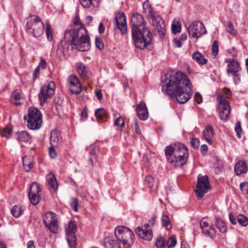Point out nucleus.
<instances>
[{
    "label": "nucleus",
    "instance_id": "nucleus-1",
    "mask_svg": "<svg viewBox=\"0 0 248 248\" xmlns=\"http://www.w3.org/2000/svg\"><path fill=\"white\" fill-rule=\"evenodd\" d=\"M165 90L174 101L182 104L187 102L191 98L189 93L192 91V85L186 75L181 72H177L170 77Z\"/></svg>",
    "mask_w": 248,
    "mask_h": 248
},
{
    "label": "nucleus",
    "instance_id": "nucleus-2",
    "mask_svg": "<svg viewBox=\"0 0 248 248\" xmlns=\"http://www.w3.org/2000/svg\"><path fill=\"white\" fill-rule=\"evenodd\" d=\"M132 35L137 48L144 49L152 41V34L145 27V20L142 16L135 13L131 18Z\"/></svg>",
    "mask_w": 248,
    "mask_h": 248
},
{
    "label": "nucleus",
    "instance_id": "nucleus-3",
    "mask_svg": "<svg viewBox=\"0 0 248 248\" xmlns=\"http://www.w3.org/2000/svg\"><path fill=\"white\" fill-rule=\"evenodd\" d=\"M74 24L79 27L66 30L64 33L65 38L70 41L72 45L74 44L75 48L79 51L88 50L90 47V43L87 31L83 27L78 17L76 16L75 18Z\"/></svg>",
    "mask_w": 248,
    "mask_h": 248
},
{
    "label": "nucleus",
    "instance_id": "nucleus-4",
    "mask_svg": "<svg viewBox=\"0 0 248 248\" xmlns=\"http://www.w3.org/2000/svg\"><path fill=\"white\" fill-rule=\"evenodd\" d=\"M164 151L168 162L173 166L181 167L187 161L188 150L184 144H171L166 147Z\"/></svg>",
    "mask_w": 248,
    "mask_h": 248
},
{
    "label": "nucleus",
    "instance_id": "nucleus-5",
    "mask_svg": "<svg viewBox=\"0 0 248 248\" xmlns=\"http://www.w3.org/2000/svg\"><path fill=\"white\" fill-rule=\"evenodd\" d=\"M115 235L122 248H130L134 242V234L129 228L118 226L115 230Z\"/></svg>",
    "mask_w": 248,
    "mask_h": 248
},
{
    "label": "nucleus",
    "instance_id": "nucleus-6",
    "mask_svg": "<svg viewBox=\"0 0 248 248\" xmlns=\"http://www.w3.org/2000/svg\"><path fill=\"white\" fill-rule=\"evenodd\" d=\"M210 189V182L207 175L198 176L197 183L196 185V195L198 199L203 197L204 194Z\"/></svg>",
    "mask_w": 248,
    "mask_h": 248
},
{
    "label": "nucleus",
    "instance_id": "nucleus-7",
    "mask_svg": "<svg viewBox=\"0 0 248 248\" xmlns=\"http://www.w3.org/2000/svg\"><path fill=\"white\" fill-rule=\"evenodd\" d=\"M187 30L190 37L196 39L206 33V30L203 23L195 21L189 24Z\"/></svg>",
    "mask_w": 248,
    "mask_h": 248
},
{
    "label": "nucleus",
    "instance_id": "nucleus-8",
    "mask_svg": "<svg viewBox=\"0 0 248 248\" xmlns=\"http://www.w3.org/2000/svg\"><path fill=\"white\" fill-rule=\"evenodd\" d=\"M55 89V84L53 81L41 87L38 98L42 105L54 94Z\"/></svg>",
    "mask_w": 248,
    "mask_h": 248
},
{
    "label": "nucleus",
    "instance_id": "nucleus-9",
    "mask_svg": "<svg viewBox=\"0 0 248 248\" xmlns=\"http://www.w3.org/2000/svg\"><path fill=\"white\" fill-rule=\"evenodd\" d=\"M43 221L46 226L53 233L58 231V223L56 214L53 212L46 213L43 217Z\"/></svg>",
    "mask_w": 248,
    "mask_h": 248
},
{
    "label": "nucleus",
    "instance_id": "nucleus-10",
    "mask_svg": "<svg viewBox=\"0 0 248 248\" xmlns=\"http://www.w3.org/2000/svg\"><path fill=\"white\" fill-rule=\"evenodd\" d=\"M219 102V112L221 119L226 121L230 117L231 107L227 100L224 99L221 95L217 96Z\"/></svg>",
    "mask_w": 248,
    "mask_h": 248
},
{
    "label": "nucleus",
    "instance_id": "nucleus-11",
    "mask_svg": "<svg viewBox=\"0 0 248 248\" xmlns=\"http://www.w3.org/2000/svg\"><path fill=\"white\" fill-rule=\"evenodd\" d=\"M69 230H66L67 240L71 248H75L77 245V238L75 233L77 230V225L74 221L69 223Z\"/></svg>",
    "mask_w": 248,
    "mask_h": 248
},
{
    "label": "nucleus",
    "instance_id": "nucleus-12",
    "mask_svg": "<svg viewBox=\"0 0 248 248\" xmlns=\"http://www.w3.org/2000/svg\"><path fill=\"white\" fill-rule=\"evenodd\" d=\"M67 86L73 94H78L82 91L81 85L78 78L75 75H71L68 78Z\"/></svg>",
    "mask_w": 248,
    "mask_h": 248
},
{
    "label": "nucleus",
    "instance_id": "nucleus-13",
    "mask_svg": "<svg viewBox=\"0 0 248 248\" xmlns=\"http://www.w3.org/2000/svg\"><path fill=\"white\" fill-rule=\"evenodd\" d=\"M115 29H118L122 33L124 34L127 32V24L126 17L124 13H118L113 20Z\"/></svg>",
    "mask_w": 248,
    "mask_h": 248
},
{
    "label": "nucleus",
    "instance_id": "nucleus-14",
    "mask_svg": "<svg viewBox=\"0 0 248 248\" xmlns=\"http://www.w3.org/2000/svg\"><path fill=\"white\" fill-rule=\"evenodd\" d=\"M45 26L43 22L38 25L32 24V22H27L26 25V31L30 33H32L35 37L41 36L44 33Z\"/></svg>",
    "mask_w": 248,
    "mask_h": 248
},
{
    "label": "nucleus",
    "instance_id": "nucleus-15",
    "mask_svg": "<svg viewBox=\"0 0 248 248\" xmlns=\"http://www.w3.org/2000/svg\"><path fill=\"white\" fill-rule=\"evenodd\" d=\"M151 23L161 37H163L165 34V25L164 21L161 17L156 14L151 17Z\"/></svg>",
    "mask_w": 248,
    "mask_h": 248
},
{
    "label": "nucleus",
    "instance_id": "nucleus-16",
    "mask_svg": "<svg viewBox=\"0 0 248 248\" xmlns=\"http://www.w3.org/2000/svg\"><path fill=\"white\" fill-rule=\"evenodd\" d=\"M41 189L39 184L36 182L32 183L30 188L29 197L31 203L33 205H37L39 202L40 196L39 192Z\"/></svg>",
    "mask_w": 248,
    "mask_h": 248
},
{
    "label": "nucleus",
    "instance_id": "nucleus-17",
    "mask_svg": "<svg viewBox=\"0 0 248 248\" xmlns=\"http://www.w3.org/2000/svg\"><path fill=\"white\" fill-rule=\"evenodd\" d=\"M40 118H42V114L37 108H29L28 115L24 116V119L27 120V124L32 123L33 120H39Z\"/></svg>",
    "mask_w": 248,
    "mask_h": 248
},
{
    "label": "nucleus",
    "instance_id": "nucleus-18",
    "mask_svg": "<svg viewBox=\"0 0 248 248\" xmlns=\"http://www.w3.org/2000/svg\"><path fill=\"white\" fill-rule=\"evenodd\" d=\"M72 45L70 41L64 38V40H62L57 45V54L59 58H62L65 55V52L67 51L69 47V44Z\"/></svg>",
    "mask_w": 248,
    "mask_h": 248
},
{
    "label": "nucleus",
    "instance_id": "nucleus-19",
    "mask_svg": "<svg viewBox=\"0 0 248 248\" xmlns=\"http://www.w3.org/2000/svg\"><path fill=\"white\" fill-rule=\"evenodd\" d=\"M137 113L140 119L146 120L148 118V112L145 103L141 101L137 107Z\"/></svg>",
    "mask_w": 248,
    "mask_h": 248
},
{
    "label": "nucleus",
    "instance_id": "nucleus-20",
    "mask_svg": "<svg viewBox=\"0 0 248 248\" xmlns=\"http://www.w3.org/2000/svg\"><path fill=\"white\" fill-rule=\"evenodd\" d=\"M136 233L142 239L150 241L153 238V233L151 230L144 229L138 227L135 229Z\"/></svg>",
    "mask_w": 248,
    "mask_h": 248
},
{
    "label": "nucleus",
    "instance_id": "nucleus-21",
    "mask_svg": "<svg viewBox=\"0 0 248 248\" xmlns=\"http://www.w3.org/2000/svg\"><path fill=\"white\" fill-rule=\"evenodd\" d=\"M77 71L78 72L80 77L83 79H87L90 75V71L87 67H86L82 62H78L76 64Z\"/></svg>",
    "mask_w": 248,
    "mask_h": 248
},
{
    "label": "nucleus",
    "instance_id": "nucleus-22",
    "mask_svg": "<svg viewBox=\"0 0 248 248\" xmlns=\"http://www.w3.org/2000/svg\"><path fill=\"white\" fill-rule=\"evenodd\" d=\"M234 171L238 175L246 173L248 171V166L246 161L241 160L237 162L235 165Z\"/></svg>",
    "mask_w": 248,
    "mask_h": 248
},
{
    "label": "nucleus",
    "instance_id": "nucleus-23",
    "mask_svg": "<svg viewBox=\"0 0 248 248\" xmlns=\"http://www.w3.org/2000/svg\"><path fill=\"white\" fill-rule=\"evenodd\" d=\"M104 246L106 248H122V246L118 240H113L110 237L104 239Z\"/></svg>",
    "mask_w": 248,
    "mask_h": 248
},
{
    "label": "nucleus",
    "instance_id": "nucleus-24",
    "mask_svg": "<svg viewBox=\"0 0 248 248\" xmlns=\"http://www.w3.org/2000/svg\"><path fill=\"white\" fill-rule=\"evenodd\" d=\"M215 135V131L212 126H206L203 131V137L207 142L211 144L212 143V137Z\"/></svg>",
    "mask_w": 248,
    "mask_h": 248
},
{
    "label": "nucleus",
    "instance_id": "nucleus-25",
    "mask_svg": "<svg viewBox=\"0 0 248 248\" xmlns=\"http://www.w3.org/2000/svg\"><path fill=\"white\" fill-rule=\"evenodd\" d=\"M46 178L49 188H51L54 191H56L58 187V184L54 175L52 173L50 172L46 175Z\"/></svg>",
    "mask_w": 248,
    "mask_h": 248
},
{
    "label": "nucleus",
    "instance_id": "nucleus-26",
    "mask_svg": "<svg viewBox=\"0 0 248 248\" xmlns=\"http://www.w3.org/2000/svg\"><path fill=\"white\" fill-rule=\"evenodd\" d=\"M23 98V94L20 90H16L14 91L11 95L12 102L15 105H19L21 104L20 100Z\"/></svg>",
    "mask_w": 248,
    "mask_h": 248
},
{
    "label": "nucleus",
    "instance_id": "nucleus-27",
    "mask_svg": "<svg viewBox=\"0 0 248 248\" xmlns=\"http://www.w3.org/2000/svg\"><path fill=\"white\" fill-rule=\"evenodd\" d=\"M193 59L198 64L204 65L207 63V60L199 52L196 51L192 54Z\"/></svg>",
    "mask_w": 248,
    "mask_h": 248
},
{
    "label": "nucleus",
    "instance_id": "nucleus-28",
    "mask_svg": "<svg viewBox=\"0 0 248 248\" xmlns=\"http://www.w3.org/2000/svg\"><path fill=\"white\" fill-rule=\"evenodd\" d=\"M241 68L240 66L239 63L236 60V61L232 62V64L228 65L227 72L228 73L231 74L237 73L241 70Z\"/></svg>",
    "mask_w": 248,
    "mask_h": 248
},
{
    "label": "nucleus",
    "instance_id": "nucleus-29",
    "mask_svg": "<svg viewBox=\"0 0 248 248\" xmlns=\"http://www.w3.org/2000/svg\"><path fill=\"white\" fill-rule=\"evenodd\" d=\"M143 12L147 15L148 18L155 15V14L151 7L148 0L145 1L143 4Z\"/></svg>",
    "mask_w": 248,
    "mask_h": 248
},
{
    "label": "nucleus",
    "instance_id": "nucleus-30",
    "mask_svg": "<svg viewBox=\"0 0 248 248\" xmlns=\"http://www.w3.org/2000/svg\"><path fill=\"white\" fill-rule=\"evenodd\" d=\"M107 114L106 110L103 108H99L95 111V116L98 120L104 122L106 121Z\"/></svg>",
    "mask_w": 248,
    "mask_h": 248
},
{
    "label": "nucleus",
    "instance_id": "nucleus-31",
    "mask_svg": "<svg viewBox=\"0 0 248 248\" xmlns=\"http://www.w3.org/2000/svg\"><path fill=\"white\" fill-rule=\"evenodd\" d=\"M90 154L92 156L90 158V161L91 162V164L93 165V158H96V152L99 150V147L96 145V144H92L88 148Z\"/></svg>",
    "mask_w": 248,
    "mask_h": 248
},
{
    "label": "nucleus",
    "instance_id": "nucleus-32",
    "mask_svg": "<svg viewBox=\"0 0 248 248\" xmlns=\"http://www.w3.org/2000/svg\"><path fill=\"white\" fill-rule=\"evenodd\" d=\"M42 124V118L39 119V120L37 119L33 120L32 123H29L27 124L28 127L31 130H36L39 129Z\"/></svg>",
    "mask_w": 248,
    "mask_h": 248
},
{
    "label": "nucleus",
    "instance_id": "nucleus-33",
    "mask_svg": "<svg viewBox=\"0 0 248 248\" xmlns=\"http://www.w3.org/2000/svg\"><path fill=\"white\" fill-rule=\"evenodd\" d=\"M17 134L18 139L21 141L26 142L31 139V136L26 131L18 132Z\"/></svg>",
    "mask_w": 248,
    "mask_h": 248
},
{
    "label": "nucleus",
    "instance_id": "nucleus-34",
    "mask_svg": "<svg viewBox=\"0 0 248 248\" xmlns=\"http://www.w3.org/2000/svg\"><path fill=\"white\" fill-rule=\"evenodd\" d=\"M216 224L217 229L221 232H225L227 230V227L224 221L219 217H216Z\"/></svg>",
    "mask_w": 248,
    "mask_h": 248
},
{
    "label": "nucleus",
    "instance_id": "nucleus-35",
    "mask_svg": "<svg viewBox=\"0 0 248 248\" xmlns=\"http://www.w3.org/2000/svg\"><path fill=\"white\" fill-rule=\"evenodd\" d=\"M80 2L84 8H89L91 5L96 6L99 2V0H80Z\"/></svg>",
    "mask_w": 248,
    "mask_h": 248
},
{
    "label": "nucleus",
    "instance_id": "nucleus-36",
    "mask_svg": "<svg viewBox=\"0 0 248 248\" xmlns=\"http://www.w3.org/2000/svg\"><path fill=\"white\" fill-rule=\"evenodd\" d=\"M202 232L206 235L211 238H213L216 236V230L214 227H210L209 229L204 228L202 229Z\"/></svg>",
    "mask_w": 248,
    "mask_h": 248
},
{
    "label": "nucleus",
    "instance_id": "nucleus-37",
    "mask_svg": "<svg viewBox=\"0 0 248 248\" xmlns=\"http://www.w3.org/2000/svg\"><path fill=\"white\" fill-rule=\"evenodd\" d=\"M22 212L23 211L21 207L17 205H15L11 209L12 214L16 217H20L22 214Z\"/></svg>",
    "mask_w": 248,
    "mask_h": 248
},
{
    "label": "nucleus",
    "instance_id": "nucleus-38",
    "mask_svg": "<svg viewBox=\"0 0 248 248\" xmlns=\"http://www.w3.org/2000/svg\"><path fill=\"white\" fill-rule=\"evenodd\" d=\"M162 220L163 225L166 227V228L168 230H169L171 229L172 225L170 223V220L167 215H163L162 216Z\"/></svg>",
    "mask_w": 248,
    "mask_h": 248
},
{
    "label": "nucleus",
    "instance_id": "nucleus-39",
    "mask_svg": "<svg viewBox=\"0 0 248 248\" xmlns=\"http://www.w3.org/2000/svg\"><path fill=\"white\" fill-rule=\"evenodd\" d=\"M238 222L243 226L248 225V218L242 214H239L237 217Z\"/></svg>",
    "mask_w": 248,
    "mask_h": 248
},
{
    "label": "nucleus",
    "instance_id": "nucleus-40",
    "mask_svg": "<svg viewBox=\"0 0 248 248\" xmlns=\"http://www.w3.org/2000/svg\"><path fill=\"white\" fill-rule=\"evenodd\" d=\"M46 33L47 39L51 41L53 39L52 31L51 26L48 22L46 23Z\"/></svg>",
    "mask_w": 248,
    "mask_h": 248
},
{
    "label": "nucleus",
    "instance_id": "nucleus-41",
    "mask_svg": "<svg viewBox=\"0 0 248 248\" xmlns=\"http://www.w3.org/2000/svg\"><path fill=\"white\" fill-rule=\"evenodd\" d=\"M12 133V128L9 126H6L3 129L1 130L0 134L2 136L9 138Z\"/></svg>",
    "mask_w": 248,
    "mask_h": 248
},
{
    "label": "nucleus",
    "instance_id": "nucleus-42",
    "mask_svg": "<svg viewBox=\"0 0 248 248\" xmlns=\"http://www.w3.org/2000/svg\"><path fill=\"white\" fill-rule=\"evenodd\" d=\"M59 141L58 136H57L56 133H52L51 134V137L50 138V142L51 146H56Z\"/></svg>",
    "mask_w": 248,
    "mask_h": 248
},
{
    "label": "nucleus",
    "instance_id": "nucleus-43",
    "mask_svg": "<svg viewBox=\"0 0 248 248\" xmlns=\"http://www.w3.org/2000/svg\"><path fill=\"white\" fill-rule=\"evenodd\" d=\"M227 31L231 34L233 35H235L237 32L236 30L233 27V24L230 21H228L227 22Z\"/></svg>",
    "mask_w": 248,
    "mask_h": 248
},
{
    "label": "nucleus",
    "instance_id": "nucleus-44",
    "mask_svg": "<svg viewBox=\"0 0 248 248\" xmlns=\"http://www.w3.org/2000/svg\"><path fill=\"white\" fill-rule=\"evenodd\" d=\"M23 164L24 169L27 172L29 171L33 168V164L32 162H28L27 159L24 158L23 159Z\"/></svg>",
    "mask_w": 248,
    "mask_h": 248
},
{
    "label": "nucleus",
    "instance_id": "nucleus-45",
    "mask_svg": "<svg viewBox=\"0 0 248 248\" xmlns=\"http://www.w3.org/2000/svg\"><path fill=\"white\" fill-rule=\"evenodd\" d=\"M155 246L158 248H163L165 247V243L163 238L160 236H158L155 240Z\"/></svg>",
    "mask_w": 248,
    "mask_h": 248
},
{
    "label": "nucleus",
    "instance_id": "nucleus-46",
    "mask_svg": "<svg viewBox=\"0 0 248 248\" xmlns=\"http://www.w3.org/2000/svg\"><path fill=\"white\" fill-rule=\"evenodd\" d=\"M212 55L214 56H216L218 53V42L217 41H215L212 46Z\"/></svg>",
    "mask_w": 248,
    "mask_h": 248
},
{
    "label": "nucleus",
    "instance_id": "nucleus-47",
    "mask_svg": "<svg viewBox=\"0 0 248 248\" xmlns=\"http://www.w3.org/2000/svg\"><path fill=\"white\" fill-rule=\"evenodd\" d=\"M154 182L155 179L152 176L148 175L146 177L145 183L150 188L154 186Z\"/></svg>",
    "mask_w": 248,
    "mask_h": 248
},
{
    "label": "nucleus",
    "instance_id": "nucleus-48",
    "mask_svg": "<svg viewBox=\"0 0 248 248\" xmlns=\"http://www.w3.org/2000/svg\"><path fill=\"white\" fill-rule=\"evenodd\" d=\"M124 121L122 117L117 118L114 123L115 125L118 127H122L124 126Z\"/></svg>",
    "mask_w": 248,
    "mask_h": 248
},
{
    "label": "nucleus",
    "instance_id": "nucleus-49",
    "mask_svg": "<svg viewBox=\"0 0 248 248\" xmlns=\"http://www.w3.org/2000/svg\"><path fill=\"white\" fill-rule=\"evenodd\" d=\"M95 45L96 46L99 50H103L104 49V46L103 41L101 38L99 37H96L95 39Z\"/></svg>",
    "mask_w": 248,
    "mask_h": 248
},
{
    "label": "nucleus",
    "instance_id": "nucleus-50",
    "mask_svg": "<svg viewBox=\"0 0 248 248\" xmlns=\"http://www.w3.org/2000/svg\"><path fill=\"white\" fill-rule=\"evenodd\" d=\"M176 244V239L174 236H171L168 240L167 245L168 248H173Z\"/></svg>",
    "mask_w": 248,
    "mask_h": 248
},
{
    "label": "nucleus",
    "instance_id": "nucleus-51",
    "mask_svg": "<svg viewBox=\"0 0 248 248\" xmlns=\"http://www.w3.org/2000/svg\"><path fill=\"white\" fill-rule=\"evenodd\" d=\"M240 189L243 194H247L248 193V182H244V183H241L240 185Z\"/></svg>",
    "mask_w": 248,
    "mask_h": 248
},
{
    "label": "nucleus",
    "instance_id": "nucleus-52",
    "mask_svg": "<svg viewBox=\"0 0 248 248\" xmlns=\"http://www.w3.org/2000/svg\"><path fill=\"white\" fill-rule=\"evenodd\" d=\"M181 24H179L178 23L177 25H176L175 24H172L171 25V30L172 31L173 33H179L181 31Z\"/></svg>",
    "mask_w": 248,
    "mask_h": 248
},
{
    "label": "nucleus",
    "instance_id": "nucleus-53",
    "mask_svg": "<svg viewBox=\"0 0 248 248\" xmlns=\"http://www.w3.org/2000/svg\"><path fill=\"white\" fill-rule=\"evenodd\" d=\"M78 201L77 198L73 199V201L71 203V206L73 210L75 212H77L78 210Z\"/></svg>",
    "mask_w": 248,
    "mask_h": 248
},
{
    "label": "nucleus",
    "instance_id": "nucleus-54",
    "mask_svg": "<svg viewBox=\"0 0 248 248\" xmlns=\"http://www.w3.org/2000/svg\"><path fill=\"white\" fill-rule=\"evenodd\" d=\"M190 143L194 148L197 149L200 145V140L198 138H193L191 140Z\"/></svg>",
    "mask_w": 248,
    "mask_h": 248
},
{
    "label": "nucleus",
    "instance_id": "nucleus-55",
    "mask_svg": "<svg viewBox=\"0 0 248 248\" xmlns=\"http://www.w3.org/2000/svg\"><path fill=\"white\" fill-rule=\"evenodd\" d=\"M235 130L237 133V136L238 138H240V133L242 132V129L241 127V123L240 122H237L235 126Z\"/></svg>",
    "mask_w": 248,
    "mask_h": 248
},
{
    "label": "nucleus",
    "instance_id": "nucleus-56",
    "mask_svg": "<svg viewBox=\"0 0 248 248\" xmlns=\"http://www.w3.org/2000/svg\"><path fill=\"white\" fill-rule=\"evenodd\" d=\"M233 77V80L234 83L235 84H238L240 81V76L237 73H232V74Z\"/></svg>",
    "mask_w": 248,
    "mask_h": 248
},
{
    "label": "nucleus",
    "instance_id": "nucleus-57",
    "mask_svg": "<svg viewBox=\"0 0 248 248\" xmlns=\"http://www.w3.org/2000/svg\"><path fill=\"white\" fill-rule=\"evenodd\" d=\"M54 146H51L49 148V155L52 158H55L57 156V153L54 149Z\"/></svg>",
    "mask_w": 248,
    "mask_h": 248
},
{
    "label": "nucleus",
    "instance_id": "nucleus-58",
    "mask_svg": "<svg viewBox=\"0 0 248 248\" xmlns=\"http://www.w3.org/2000/svg\"><path fill=\"white\" fill-rule=\"evenodd\" d=\"M133 121H134V126H135V132L137 134L140 135L141 131H140V128L139 125L138 123L137 119L136 118H134Z\"/></svg>",
    "mask_w": 248,
    "mask_h": 248
},
{
    "label": "nucleus",
    "instance_id": "nucleus-59",
    "mask_svg": "<svg viewBox=\"0 0 248 248\" xmlns=\"http://www.w3.org/2000/svg\"><path fill=\"white\" fill-rule=\"evenodd\" d=\"M194 99L198 104H200L202 102V97L199 93H196L194 95Z\"/></svg>",
    "mask_w": 248,
    "mask_h": 248
},
{
    "label": "nucleus",
    "instance_id": "nucleus-60",
    "mask_svg": "<svg viewBox=\"0 0 248 248\" xmlns=\"http://www.w3.org/2000/svg\"><path fill=\"white\" fill-rule=\"evenodd\" d=\"M38 67L39 68L41 67L42 69H45L46 67V60L42 58H41V60Z\"/></svg>",
    "mask_w": 248,
    "mask_h": 248
},
{
    "label": "nucleus",
    "instance_id": "nucleus-61",
    "mask_svg": "<svg viewBox=\"0 0 248 248\" xmlns=\"http://www.w3.org/2000/svg\"><path fill=\"white\" fill-rule=\"evenodd\" d=\"M229 219L231 223L233 225H235L237 223V219L235 218V217L233 216L232 214L230 213L229 215Z\"/></svg>",
    "mask_w": 248,
    "mask_h": 248
},
{
    "label": "nucleus",
    "instance_id": "nucleus-62",
    "mask_svg": "<svg viewBox=\"0 0 248 248\" xmlns=\"http://www.w3.org/2000/svg\"><path fill=\"white\" fill-rule=\"evenodd\" d=\"M40 74V68L39 67H36L33 72V80H35L38 78Z\"/></svg>",
    "mask_w": 248,
    "mask_h": 248
},
{
    "label": "nucleus",
    "instance_id": "nucleus-63",
    "mask_svg": "<svg viewBox=\"0 0 248 248\" xmlns=\"http://www.w3.org/2000/svg\"><path fill=\"white\" fill-rule=\"evenodd\" d=\"M173 42H174L176 46H177L178 47H181V46L182 45V41L181 40V39L174 38Z\"/></svg>",
    "mask_w": 248,
    "mask_h": 248
},
{
    "label": "nucleus",
    "instance_id": "nucleus-64",
    "mask_svg": "<svg viewBox=\"0 0 248 248\" xmlns=\"http://www.w3.org/2000/svg\"><path fill=\"white\" fill-rule=\"evenodd\" d=\"M200 227L202 228V229H203L204 228H207L209 226L208 223L207 222L203 220V219H202L200 221Z\"/></svg>",
    "mask_w": 248,
    "mask_h": 248
}]
</instances>
